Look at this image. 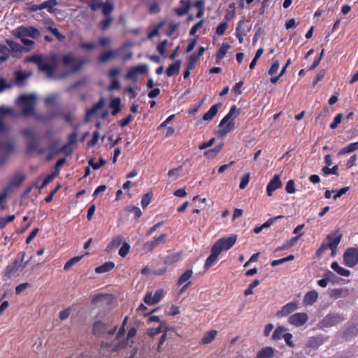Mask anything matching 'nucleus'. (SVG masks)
<instances>
[{"label":"nucleus","mask_w":358,"mask_h":358,"mask_svg":"<svg viewBox=\"0 0 358 358\" xmlns=\"http://www.w3.org/2000/svg\"><path fill=\"white\" fill-rule=\"evenodd\" d=\"M24 60L35 63L39 71L44 73L47 78H52L58 69L59 55L55 52L46 55L35 54L26 57Z\"/></svg>","instance_id":"f257e3e1"},{"label":"nucleus","mask_w":358,"mask_h":358,"mask_svg":"<svg viewBox=\"0 0 358 358\" xmlns=\"http://www.w3.org/2000/svg\"><path fill=\"white\" fill-rule=\"evenodd\" d=\"M343 238V234L339 230L330 233L322 243L320 247L316 251L317 257H320L327 249L331 250V257L336 255L337 247Z\"/></svg>","instance_id":"f03ea898"},{"label":"nucleus","mask_w":358,"mask_h":358,"mask_svg":"<svg viewBox=\"0 0 358 358\" xmlns=\"http://www.w3.org/2000/svg\"><path fill=\"white\" fill-rule=\"evenodd\" d=\"M241 113L239 108L236 105L230 107L229 112L221 119L219 124L220 133L222 136L232 131L235 129V117Z\"/></svg>","instance_id":"7ed1b4c3"},{"label":"nucleus","mask_w":358,"mask_h":358,"mask_svg":"<svg viewBox=\"0 0 358 358\" xmlns=\"http://www.w3.org/2000/svg\"><path fill=\"white\" fill-rule=\"evenodd\" d=\"M22 115V108L17 110L12 107H0V135L6 134L10 129L9 126L4 122V117L10 116L14 120L20 117Z\"/></svg>","instance_id":"20e7f679"},{"label":"nucleus","mask_w":358,"mask_h":358,"mask_svg":"<svg viewBox=\"0 0 358 358\" xmlns=\"http://www.w3.org/2000/svg\"><path fill=\"white\" fill-rule=\"evenodd\" d=\"M84 63L85 60L83 59L76 60L72 53L66 54L62 57V64L64 67H71V73L79 71L84 65Z\"/></svg>","instance_id":"39448f33"},{"label":"nucleus","mask_w":358,"mask_h":358,"mask_svg":"<svg viewBox=\"0 0 358 358\" xmlns=\"http://www.w3.org/2000/svg\"><path fill=\"white\" fill-rule=\"evenodd\" d=\"M237 241L236 235H231L229 237L221 238L213 245L220 253L223 250H227L232 248Z\"/></svg>","instance_id":"423d86ee"},{"label":"nucleus","mask_w":358,"mask_h":358,"mask_svg":"<svg viewBox=\"0 0 358 358\" xmlns=\"http://www.w3.org/2000/svg\"><path fill=\"white\" fill-rule=\"evenodd\" d=\"M343 320L344 318L341 315L330 313L324 317L320 322H319L317 324V327L319 329H324L334 326Z\"/></svg>","instance_id":"0eeeda50"},{"label":"nucleus","mask_w":358,"mask_h":358,"mask_svg":"<svg viewBox=\"0 0 358 358\" xmlns=\"http://www.w3.org/2000/svg\"><path fill=\"white\" fill-rule=\"evenodd\" d=\"M344 264L348 267H355L358 264V248L350 247L343 254Z\"/></svg>","instance_id":"6e6552de"},{"label":"nucleus","mask_w":358,"mask_h":358,"mask_svg":"<svg viewBox=\"0 0 358 358\" xmlns=\"http://www.w3.org/2000/svg\"><path fill=\"white\" fill-rule=\"evenodd\" d=\"M167 234H162L158 237H155L151 241H146L143 245V251L146 253L152 252L158 245L164 243Z\"/></svg>","instance_id":"1a4fd4ad"},{"label":"nucleus","mask_w":358,"mask_h":358,"mask_svg":"<svg viewBox=\"0 0 358 358\" xmlns=\"http://www.w3.org/2000/svg\"><path fill=\"white\" fill-rule=\"evenodd\" d=\"M36 100L35 94H24V117L34 113Z\"/></svg>","instance_id":"9d476101"},{"label":"nucleus","mask_w":358,"mask_h":358,"mask_svg":"<svg viewBox=\"0 0 358 358\" xmlns=\"http://www.w3.org/2000/svg\"><path fill=\"white\" fill-rule=\"evenodd\" d=\"M147 71L148 67L145 64H138L137 66L131 68L127 71L126 78L136 83L138 80V75L145 73Z\"/></svg>","instance_id":"9b49d317"},{"label":"nucleus","mask_w":358,"mask_h":358,"mask_svg":"<svg viewBox=\"0 0 358 358\" xmlns=\"http://www.w3.org/2000/svg\"><path fill=\"white\" fill-rule=\"evenodd\" d=\"M59 140H55L48 145L46 155L47 161H50L57 155L65 151L66 145H63L62 148H59Z\"/></svg>","instance_id":"f8f14e48"},{"label":"nucleus","mask_w":358,"mask_h":358,"mask_svg":"<svg viewBox=\"0 0 358 358\" xmlns=\"http://www.w3.org/2000/svg\"><path fill=\"white\" fill-rule=\"evenodd\" d=\"M308 315L305 313H298L290 315L287 320L289 324L295 327H301L308 321Z\"/></svg>","instance_id":"ddd939ff"},{"label":"nucleus","mask_w":358,"mask_h":358,"mask_svg":"<svg viewBox=\"0 0 358 358\" xmlns=\"http://www.w3.org/2000/svg\"><path fill=\"white\" fill-rule=\"evenodd\" d=\"M22 263V258L19 259H15V262L10 264L8 265L3 273V276L8 279H11L13 278H15L17 275V271L18 268L21 266Z\"/></svg>","instance_id":"4468645a"},{"label":"nucleus","mask_w":358,"mask_h":358,"mask_svg":"<svg viewBox=\"0 0 358 358\" xmlns=\"http://www.w3.org/2000/svg\"><path fill=\"white\" fill-rule=\"evenodd\" d=\"M299 306L296 302H289L282 306L280 310L276 313L278 317H284L289 315L290 314L298 310Z\"/></svg>","instance_id":"2eb2a0df"},{"label":"nucleus","mask_w":358,"mask_h":358,"mask_svg":"<svg viewBox=\"0 0 358 358\" xmlns=\"http://www.w3.org/2000/svg\"><path fill=\"white\" fill-rule=\"evenodd\" d=\"M327 340L328 338H324V336H313L309 338L305 345L307 348L316 350L323 345Z\"/></svg>","instance_id":"dca6fc26"},{"label":"nucleus","mask_w":358,"mask_h":358,"mask_svg":"<svg viewBox=\"0 0 358 358\" xmlns=\"http://www.w3.org/2000/svg\"><path fill=\"white\" fill-rule=\"evenodd\" d=\"M120 70L117 68H114L110 70L108 77L110 80V85L109 87L110 90H119L120 83L117 78L120 74Z\"/></svg>","instance_id":"f3484780"},{"label":"nucleus","mask_w":358,"mask_h":358,"mask_svg":"<svg viewBox=\"0 0 358 358\" xmlns=\"http://www.w3.org/2000/svg\"><path fill=\"white\" fill-rule=\"evenodd\" d=\"M282 182L279 175H274V177L270 180L266 187V192L268 196H272L273 192L281 187Z\"/></svg>","instance_id":"a211bd4d"},{"label":"nucleus","mask_w":358,"mask_h":358,"mask_svg":"<svg viewBox=\"0 0 358 358\" xmlns=\"http://www.w3.org/2000/svg\"><path fill=\"white\" fill-rule=\"evenodd\" d=\"M27 150L28 152H36L38 155L45 154V150L39 147V143L37 140L29 141L27 145Z\"/></svg>","instance_id":"6ab92c4d"},{"label":"nucleus","mask_w":358,"mask_h":358,"mask_svg":"<svg viewBox=\"0 0 358 358\" xmlns=\"http://www.w3.org/2000/svg\"><path fill=\"white\" fill-rule=\"evenodd\" d=\"M107 324L101 322L96 321L92 325V332L94 336H100L106 331Z\"/></svg>","instance_id":"aec40b11"},{"label":"nucleus","mask_w":358,"mask_h":358,"mask_svg":"<svg viewBox=\"0 0 358 358\" xmlns=\"http://www.w3.org/2000/svg\"><path fill=\"white\" fill-rule=\"evenodd\" d=\"M275 350L272 347H264L256 354L255 358H273Z\"/></svg>","instance_id":"412c9836"},{"label":"nucleus","mask_w":358,"mask_h":358,"mask_svg":"<svg viewBox=\"0 0 358 358\" xmlns=\"http://www.w3.org/2000/svg\"><path fill=\"white\" fill-rule=\"evenodd\" d=\"M220 254V253L213 246L211 248V252L206 260L204 268L207 269L211 267L217 261Z\"/></svg>","instance_id":"4be33fe9"},{"label":"nucleus","mask_w":358,"mask_h":358,"mask_svg":"<svg viewBox=\"0 0 358 358\" xmlns=\"http://www.w3.org/2000/svg\"><path fill=\"white\" fill-rule=\"evenodd\" d=\"M104 106V99L103 98H101L99 101L95 103L92 108H90L87 110L85 122H88L90 120V117L99 109L101 108Z\"/></svg>","instance_id":"5701e85b"},{"label":"nucleus","mask_w":358,"mask_h":358,"mask_svg":"<svg viewBox=\"0 0 358 358\" xmlns=\"http://www.w3.org/2000/svg\"><path fill=\"white\" fill-rule=\"evenodd\" d=\"M6 43L10 47L8 48V53L10 52L13 56H18L20 55L22 47L19 43L10 39H7Z\"/></svg>","instance_id":"b1692460"},{"label":"nucleus","mask_w":358,"mask_h":358,"mask_svg":"<svg viewBox=\"0 0 358 358\" xmlns=\"http://www.w3.org/2000/svg\"><path fill=\"white\" fill-rule=\"evenodd\" d=\"M117 52L118 50H108L103 53L100 54L97 57V60L101 63H106L110 59L115 58L117 54Z\"/></svg>","instance_id":"393cba45"},{"label":"nucleus","mask_w":358,"mask_h":358,"mask_svg":"<svg viewBox=\"0 0 358 358\" xmlns=\"http://www.w3.org/2000/svg\"><path fill=\"white\" fill-rule=\"evenodd\" d=\"M58 4L57 0H46L41 3V9L46 8L50 14H55L57 8L55 6Z\"/></svg>","instance_id":"a878e982"},{"label":"nucleus","mask_w":358,"mask_h":358,"mask_svg":"<svg viewBox=\"0 0 358 358\" xmlns=\"http://www.w3.org/2000/svg\"><path fill=\"white\" fill-rule=\"evenodd\" d=\"M317 299L318 293L316 291H309L305 294L303 300V303L305 306L312 305L317 300Z\"/></svg>","instance_id":"bb28decb"},{"label":"nucleus","mask_w":358,"mask_h":358,"mask_svg":"<svg viewBox=\"0 0 358 358\" xmlns=\"http://www.w3.org/2000/svg\"><path fill=\"white\" fill-rule=\"evenodd\" d=\"M217 334V331L215 329H212L206 332L203 336L200 343L203 345H207L212 343L215 339Z\"/></svg>","instance_id":"cd10ccee"},{"label":"nucleus","mask_w":358,"mask_h":358,"mask_svg":"<svg viewBox=\"0 0 358 358\" xmlns=\"http://www.w3.org/2000/svg\"><path fill=\"white\" fill-rule=\"evenodd\" d=\"M181 65V61L178 59L172 63L167 69L166 73L168 77H171L177 75L179 73Z\"/></svg>","instance_id":"c85d7f7f"},{"label":"nucleus","mask_w":358,"mask_h":358,"mask_svg":"<svg viewBox=\"0 0 358 358\" xmlns=\"http://www.w3.org/2000/svg\"><path fill=\"white\" fill-rule=\"evenodd\" d=\"M220 106V104L212 106L203 115L202 120L203 121H210V120H212L217 114Z\"/></svg>","instance_id":"c756f323"},{"label":"nucleus","mask_w":358,"mask_h":358,"mask_svg":"<svg viewBox=\"0 0 358 358\" xmlns=\"http://www.w3.org/2000/svg\"><path fill=\"white\" fill-rule=\"evenodd\" d=\"M182 252L181 251L171 253L166 257L164 259V264L166 265H171L178 262L182 257Z\"/></svg>","instance_id":"7c9ffc66"},{"label":"nucleus","mask_w":358,"mask_h":358,"mask_svg":"<svg viewBox=\"0 0 358 358\" xmlns=\"http://www.w3.org/2000/svg\"><path fill=\"white\" fill-rule=\"evenodd\" d=\"M115 267V264L113 262H108L102 265L95 268L94 271L96 273H103L112 271Z\"/></svg>","instance_id":"2f4dec72"},{"label":"nucleus","mask_w":358,"mask_h":358,"mask_svg":"<svg viewBox=\"0 0 358 358\" xmlns=\"http://www.w3.org/2000/svg\"><path fill=\"white\" fill-rule=\"evenodd\" d=\"M287 331V329L285 327H277L273 331L272 340L274 341H277L283 338Z\"/></svg>","instance_id":"473e14b6"},{"label":"nucleus","mask_w":358,"mask_h":358,"mask_svg":"<svg viewBox=\"0 0 358 358\" xmlns=\"http://www.w3.org/2000/svg\"><path fill=\"white\" fill-rule=\"evenodd\" d=\"M331 268L333 269L335 272H336L338 274L343 275V276H349L350 275V271L348 269H346L343 267H341L338 262H334L331 264Z\"/></svg>","instance_id":"72a5a7b5"},{"label":"nucleus","mask_w":358,"mask_h":358,"mask_svg":"<svg viewBox=\"0 0 358 358\" xmlns=\"http://www.w3.org/2000/svg\"><path fill=\"white\" fill-rule=\"evenodd\" d=\"M358 150V142H352L348 144L346 147H343L338 152V155H344Z\"/></svg>","instance_id":"f704fd0d"},{"label":"nucleus","mask_w":358,"mask_h":358,"mask_svg":"<svg viewBox=\"0 0 358 358\" xmlns=\"http://www.w3.org/2000/svg\"><path fill=\"white\" fill-rule=\"evenodd\" d=\"M122 238L121 236H115L111 241L107 245L106 250L111 252L115 250L122 243Z\"/></svg>","instance_id":"c9c22d12"},{"label":"nucleus","mask_w":358,"mask_h":358,"mask_svg":"<svg viewBox=\"0 0 358 358\" xmlns=\"http://www.w3.org/2000/svg\"><path fill=\"white\" fill-rule=\"evenodd\" d=\"M30 115L34 116L35 120H37L38 122L41 123H47L48 121L52 120L55 117V114H40L37 112L34 111V113H31Z\"/></svg>","instance_id":"e433bc0d"},{"label":"nucleus","mask_w":358,"mask_h":358,"mask_svg":"<svg viewBox=\"0 0 358 358\" xmlns=\"http://www.w3.org/2000/svg\"><path fill=\"white\" fill-rule=\"evenodd\" d=\"M115 9L114 4L112 2H103L101 7V13L104 17H112L111 14Z\"/></svg>","instance_id":"4c0bfd02"},{"label":"nucleus","mask_w":358,"mask_h":358,"mask_svg":"<svg viewBox=\"0 0 358 358\" xmlns=\"http://www.w3.org/2000/svg\"><path fill=\"white\" fill-rule=\"evenodd\" d=\"M15 148V145L13 143L5 144L0 141V153L9 155L12 153Z\"/></svg>","instance_id":"58836bf2"},{"label":"nucleus","mask_w":358,"mask_h":358,"mask_svg":"<svg viewBox=\"0 0 358 358\" xmlns=\"http://www.w3.org/2000/svg\"><path fill=\"white\" fill-rule=\"evenodd\" d=\"M24 36L32 37L33 38H38L40 31L37 28L34 27H24Z\"/></svg>","instance_id":"ea45409f"},{"label":"nucleus","mask_w":358,"mask_h":358,"mask_svg":"<svg viewBox=\"0 0 358 358\" xmlns=\"http://www.w3.org/2000/svg\"><path fill=\"white\" fill-rule=\"evenodd\" d=\"M193 275V271L192 269L186 270L178 278V285H181L189 280Z\"/></svg>","instance_id":"a19ab883"},{"label":"nucleus","mask_w":358,"mask_h":358,"mask_svg":"<svg viewBox=\"0 0 358 358\" xmlns=\"http://www.w3.org/2000/svg\"><path fill=\"white\" fill-rule=\"evenodd\" d=\"M230 46L227 43H222L217 52L216 54V60L218 62L221 59H223L225 56L227 50L229 49Z\"/></svg>","instance_id":"79ce46f5"},{"label":"nucleus","mask_w":358,"mask_h":358,"mask_svg":"<svg viewBox=\"0 0 358 358\" xmlns=\"http://www.w3.org/2000/svg\"><path fill=\"white\" fill-rule=\"evenodd\" d=\"M148 12L150 14H158L161 12V7L157 1L148 3Z\"/></svg>","instance_id":"37998d69"},{"label":"nucleus","mask_w":358,"mask_h":358,"mask_svg":"<svg viewBox=\"0 0 358 358\" xmlns=\"http://www.w3.org/2000/svg\"><path fill=\"white\" fill-rule=\"evenodd\" d=\"M110 107L113 109L112 111L113 115H117L121 110L120 99L115 98L110 102Z\"/></svg>","instance_id":"c03bdc74"},{"label":"nucleus","mask_w":358,"mask_h":358,"mask_svg":"<svg viewBox=\"0 0 358 358\" xmlns=\"http://www.w3.org/2000/svg\"><path fill=\"white\" fill-rule=\"evenodd\" d=\"M322 173L324 176H329V174H334L335 176H338V166L335 165L331 168L329 166H324L322 168Z\"/></svg>","instance_id":"a18cd8bd"},{"label":"nucleus","mask_w":358,"mask_h":358,"mask_svg":"<svg viewBox=\"0 0 358 358\" xmlns=\"http://www.w3.org/2000/svg\"><path fill=\"white\" fill-rule=\"evenodd\" d=\"M113 22V17H105L103 20L99 22V27L102 30L108 29Z\"/></svg>","instance_id":"49530a36"},{"label":"nucleus","mask_w":358,"mask_h":358,"mask_svg":"<svg viewBox=\"0 0 358 358\" xmlns=\"http://www.w3.org/2000/svg\"><path fill=\"white\" fill-rule=\"evenodd\" d=\"M22 182V176H18L15 177L10 182V185H8V187H7V189L6 190H8V192H9L13 189L19 187Z\"/></svg>","instance_id":"de8ad7c7"},{"label":"nucleus","mask_w":358,"mask_h":358,"mask_svg":"<svg viewBox=\"0 0 358 358\" xmlns=\"http://www.w3.org/2000/svg\"><path fill=\"white\" fill-rule=\"evenodd\" d=\"M83 256H77L70 259L64 264V270L68 271L73 266L78 263L83 259Z\"/></svg>","instance_id":"09e8293b"},{"label":"nucleus","mask_w":358,"mask_h":358,"mask_svg":"<svg viewBox=\"0 0 358 358\" xmlns=\"http://www.w3.org/2000/svg\"><path fill=\"white\" fill-rule=\"evenodd\" d=\"M48 30L50 31L55 37L57 38V40L60 42H62L65 40V35H63L57 28L52 27H48Z\"/></svg>","instance_id":"8fccbe9b"},{"label":"nucleus","mask_w":358,"mask_h":358,"mask_svg":"<svg viewBox=\"0 0 358 358\" xmlns=\"http://www.w3.org/2000/svg\"><path fill=\"white\" fill-rule=\"evenodd\" d=\"M343 116V113H337L334 116L333 122L330 124L329 128L331 129H336L338 127V126L341 124V122L342 121Z\"/></svg>","instance_id":"3c124183"},{"label":"nucleus","mask_w":358,"mask_h":358,"mask_svg":"<svg viewBox=\"0 0 358 358\" xmlns=\"http://www.w3.org/2000/svg\"><path fill=\"white\" fill-rule=\"evenodd\" d=\"M66 158L65 157H63V158H61L59 159L57 162L56 164H55L54 166V170L52 171V172L56 175V176H59V173H60V169L63 166V165L66 163Z\"/></svg>","instance_id":"603ef678"},{"label":"nucleus","mask_w":358,"mask_h":358,"mask_svg":"<svg viewBox=\"0 0 358 358\" xmlns=\"http://www.w3.org/2000/svg\"><path fill=\"white\" fill-rule=\"evenodd\" d=\"M152 196V192H148L143 194V197H141V207H143V208H145L150 204Z\"/></svg>","instance_id":"864d4df0"},{"label":"nucleus","mask_w":358,"mask_h":358,"mask_svg":"<svg viewBox=\"0 0 358 358\" xmlns=\"http://www.w3.org/2000/svg\"><path fill=\"white\" fill-rule=\"evenodd\" d=\"M77 137L78 134L76 131L69 134L67 137V143H65L64 146H66V148H68L69 146H71V145L75 144L77 142Z\"/></svg>","instance_id":"5fc2aeb1"},{"label":"nucleus","mask_w":358,"mask_h":358,"mask_svg":"<svg viewBox=\"0 0 358 358\" xmlns=\"http://www.w3.org/2000/svg\"><path fill=\"white\" fill-rule=\"evenodd\" d=\"M130 245L127 243H124L118 250V255L120 257L124 258L127 256L129 252Z\"/></svg>","instance_id":"6e6d98bb"},{"label":"nucleus","mask_w":358,"mask_h":358,"mask_svg":"<svg viewBox=\"0 0 358 358\" xmlns=\"http://www.w3.org/2000/svg\"><path fill=\"white\" fill-rule=\"evenodd\" d=\"M100 138V134L99 131H95L92 133V138L88 141L87 145L90 148H92V146H95L98 143V140Z\"/></svg>","instance_id":"4d7b16f0"},{"label":"nucleus","mask_w":358,"mask_h":358,"mask_svg":"<svg viewBox=\"0 0 358 358\" xmlns=\"http://www.w3.org/2000/svg\"><path fill=\"white\" fill-rule=\"evenodd\" d=\"M163 25H164V22H163L156 24L155 26L154 29L152 31H150V32H148V34L147 35V37L148 38H152V37H153L154 36L159 35V30L162 27Z\"/></svg>","instance_id":"13d9d810"},{"label":"nucleus","mask_w":358,"mask_h":358,"mask_svg":"<svg viewBox=\"0 0 358 358\" xmlns=\"http://www.w3.org/2000/svg\"><path fill=\"white\" fill-rule=\"evenodd\" d=\"M286 345L291 348H294L295 347V344L294 343V342L292 341V339H293V336H292V334L290 333V332H286L285 336H284V338H283Z\"/></svg>","instance_id":"bf43d9fd"},{"label":"nucleus","mask_w":358,"mask_h":358,"mask_svg":"<svg viewBox=\"0 0 358 358\" xmlns=\"http://www.w3.org/2000/svg\"><path fill=\"white\" fill-rule=\"evenodd\" d=\"M103 3V2L101 0H91L88 6L91 8V10H98V9L101 8Z\"/></svg>","instance_id":"052dcab7"},{"label":"nucleus","mask_w":358,"mask_h":358,"mask_svg":"<svg viewBox=\"0 0 358 358\" xmlns=\"http://www.w3.org/2000/svg\"><path fill=\"white\" fill-rule=\"evenodd\" d=\"M57 176L55 175L53 172L52 171L51 173H50L48 176H47L44 180H43V182L41 185L39 187L40 189H42L45 187L46 185H48L49 183H50Z\"/></svg>","instance_id":"680f3d73"},{"label":"nucleus","mask_w":358,"mask_h":358,"mask_svg":"<svg viewBox=\"0 0 358 358\" xmlns=\"http://www.w3.org/2000/svg\"><path fill=\"white\" fill-rule=\"evenodd\" d=\"M106 160H104L102 158H100L98 162H94L92 159H90L88 164H90L92 169L96 170L101 168L102 166H103L106 164Z\"/></svg>","instance_id":"e2e57ef3"},{"label":"nucleus","mask_w":358,"mask_h":358,"mask_svg":"<svg viewBox=\"0 0 358 358\" xmlns=\"http://www.w3.org/2000/svg\"><path fill=\"white\" fill-rule=\"evenodd\" d=\"M167 45H168V41L166 40L160 42L157 46V52L160 55H164L166 52Z\"/></svg>","instance_id":"0e129e2a"},{"label":"nucleus","mask_w":358,"mask_h":358,"mask_svg":"<svg viewBox=\"0 0 358 358\" xmlns=\"http://www.w3.org/2000/svg\"><path fill=\"white\" fill-rule=\"evenodd\" d=\"M250 182V173H245L243 177L241 178L239 187L241 189H245Z\"/></svg>","instance_id":"69168bd1"},{"label":"nucleus","mask_w":358,"mask_h":358,"mask_svg":"<svg viewBox=\"0 0 358 358\" xmlns=\"http://www.w3.org/2000/svg\"><path fill=\"white\" fill-rule=\"evenodd\" d=\"M285 190L289 194H293L296 192L295 183L293 180H289L285 186Z\"/></svg>","instance_id":"338daca9"},{"label":"nucleus","mask_w":358,"mask_h":358,"mask_svg":"<svg viewBox=\"0 0 358 358\" xmlns=\"http://www.w3.org/2000/svg\"><path fill=\"white\" fill-rule=\"evenodd\" d=\"M227 23L226 22H221L216 29V33L217 34L221 36L223 35L225 30L227 28Z\"/></svg>","instance_id":"774afa93"}]
</instances>
